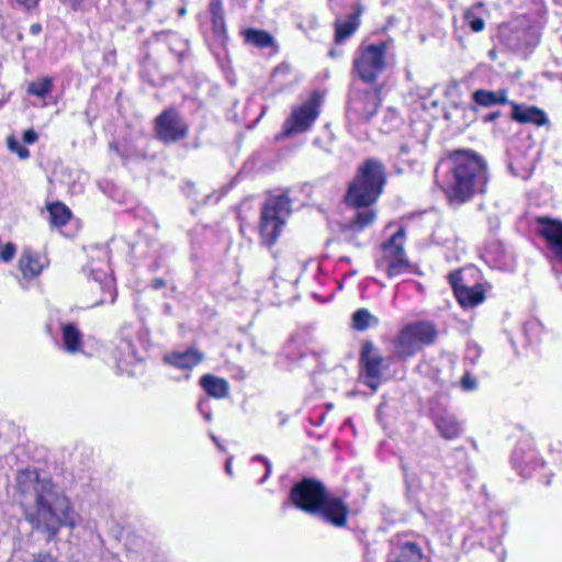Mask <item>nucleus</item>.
I'll return each mask as SVG.
<instances>
[{"label":"nucleus","mask_w":562,"mask_h":562,"mask_svg":"<svg viewBox=\"0 0 562 562\" xmlns=\"http://www.w3.org/2000/svg\"><path fill=\"white\" fill-rule=\"evenodd\" d=\"M411 148L407 144H403L401 147H400V154L401 155H407L409 153Z\"/></svg>","instance_id":"nucleus-43"},{"label":"nucleus","mask_w":562,"mask_h":562,"mask_svg":"<svg viewBox=\"0 0 562 562\" xmlns=\"http://www.w3.org/2000/svg\"><path fill=\"white\" fill-rule=\"evenodd\" d=\"M472 101L482 108L504 104L510 105L512 102L508 100V91L506 89H498L496 91L477 89L472 93Z\"/></svg>","instance_id":"nucleus-22"},{"label":"nucleus","mask_w":562,"mask_h":562,"mask_svg":"<svg viewBox=\"0 0 562 562\" xmlns=\"http://www.w3.org/2000/svg\"><path fill=\"white\" fill-rule=\"evenodd\" d=\"M510 106V119L519 124H533L540 127L549 123L546 112L536 105L512 101Z\"/></svg>","instance_id":"nucleus-19"},{"label":"nucleus","mask_w":562,"mask_h":562,"mask_svg":"<svg viewBox=\"0 0 562 562\" xmlns=\"http://www.w3.org/2000/svg\"><path fill=\"white\" fill-rule=\"evenodd\" d=\"M378 324V317L371 314L368 308H358L351 315V328L356 331H364L370 327L376 326Z\"/></svg>","instance_id":"nucleus-27"},{"label":"nucleus","mask_w":562,"mask_h":562,"mask_svg":"<svg viewBox=\"0 0 562 562\" xmlns=\"http://www.w3.org/2000/svg\"><path fill=\"white\" fill-rule=\"evenodd\" d=\"M512 465L524 479H533L543 485L551 483L553 473L539 457L533 442L529 439L517 442L512 453Z\"/></svg>","instance_id":"nucleus-7"},{"label":"nucleus","mask_w":562,"mask_h":562,"mask_svg":"<svg viewBox=\"0 0 562 562\" xmlns=\"http://www.w3.org/2000/svg\"><path fill=\"white\" fill-rule=\"evenodd\" d=\"M435 172L436 183L450 206L464 205L488 191L490 165L472 148L447 150Z\"/></svg>","instance_id":"nucleus-2"},{"label":"nucleus","mask_w":562,"mask_h":562,"mask_svg":"<svg viewBox=\"0 0 562 562\" xmlns=\"http://www.w3.org/2000/svg\"><path fill=\"white\" fill-rule=\"evenodd\" d=\"M391 41L369 43L362 41L352 59V72L364 83L374 85L387 68Z\"/></svg>","instance_id":"nucleus-5"},{"label":"nucleus","mask_w":562,"mask_h":562,"mask_svg":"<svg viewBox=\"0 0 562 562\" xmlns=\"http://www.w3.org/2000/svg\"><path fill=\"white\" fill-rule=\"evenodd\" d=\"M155 131L161 142L176 143L187 136L189 126L176 110L169 109L156 117Z\"/></svg>","instance_id":"nucleus-15"},{"label":"nucleus","mask_w":562,"mask_h":562,"mask_svg":"<svg viewBox=\"0 0 562 562\" xmlns=\"http://www.w3.org/2000/svg\"><path fill=\"white\" fill-rule=\"evenodd\" d=\"M254 460L262 461V462L265 463V465H266V474L263 475V477H262V479H261V481H260L261 483H263V482L268 479V476L270 475V473H271V463H270V461H269L267 458H265L263 456H255V457H254Z\"/></svg>","instance_id":"nucleus-35"},{"label":"nucleus","mask_w":562,"mask_h":562,"mask_svg":"<svg viewBox=\"0 0 562 562\" xmlns=\"http://www.w3.org/2000/svg\"><path fill=\"white\" fill-rule=\"evenodd\" d=\"M430 419L439 434L445 440H454L463 432L462 423L456 414L450 412L446 406L437 404L430 408Z\"/></svg>","instance_id":"nucleus-16"},{"label":"nucleus","mask_w":562,"mask_h":562,"mask_svg":"<svg viewBox=\"0 0 562 562\" xmlns=\"http://www.w3.org/2000/svg\"><path fill=\"white\" fill-rule=\"evenodd\" d=\"M38 1L40 0H16V2L19 4L23 5L27 10L33 9L34 7H36Z\"/></svg>","instance_id":"nucleus-38"},{"label":"nucleus","mask_w":562,"mask_h":562,"mask_svg":"<svg viewBox=\"0 0 562 562\" xmlns=\"http://www.w3.org/2000/svg\"><path fill=\"white\" fill-rule=\"evenodd\" d=\"M42 31V25L40 23H33L30 27V32L32 35H37Z\"/></svg>","instance_id":"nucleus-42"},{"label":"nucleus","mask_w":562,"mask_h":562,"mask_svg":"<svg viewBox=\"0 0 562 562\" xmlns=\"http://www.w3.org/2000/svg\"><path fill=\"white\" fill-rule=\"evenodd\" d=\"M289 69L290 68L286 64H282L273 70L272 77L277 78L280 75H284L289 71Z\"/></svg>","instance_id":"nucleus-37"},{"label":"nucleus","mask_w":562,"mask_h":562,"mask_svg":"<svg viewBox=\"0 0 562 562\" xmlns=\"http://www.w3.org/2000/svg\"><path fill=\"white\" fill-rule=\"evenodd\" d=\"M205 420L210 422L212 418L211 412L203 413Z\"/></svg>","instance_id":"nucleus-46"},{"label":"nucleus","mask_w":562,"mask_h":562,"mask_svg":"<svg viewBox=\"0 0 562 562\" xmlns=\"http://www.w3.org/2000/svg\"><path fill=\"white\" fill-rule=\"evenodd\" d=\"M290 501L296 508L316 514V480L303 479L296 483L291 490Z\"/></svg>","instance_id":"nucleus-17"},{"label":"nucleus","mask_w":562,"mask_h":562,"mask_svg":"<svg viewBox=\"0 0 562 562\" xmlns=\"http://www.w3.org/2000/svg\"><path fill=\"white\" fill-rule=\"evenodd\" d=\"M226 472H227L229 475H232V462H231V460H228V461L226 462Z\"/></svg>","instance_id":"nucleus-45"},{"label":"nucleus","mask_w":562,"mask_h":562,"mask_svg":"<svg viewBox=\"0 0 562 562\" xmlns=\"http://www.w3.org/2000/svg\"><path fill=\"white\" fill-rule=\"evenodd\" d=\"M64 348L69 353L80 350L82 345V334L71 323L65 324L61 328Z\"/></svg>","instance_id":"nucleus-26"},{"label":"nucleus","mask_w":562,"mask_h":562,"mask_svg":"<svg viewBox=\"0 0 562 562\" xmlns=\"http://www.w3.org/2000/svg\"><path fill=\"white\" fill-rule=\"evenodd\" d=\"M350 515L349 505L342 497L328 493L325 485L318 481V516L335 528H346Z\"/></svg>","instance_id":"nucleus-11"},{"label":"nucleus","mask_w":562,"mask_h":562,"mask_svg":"<svg viewBox=\"0 0 562 562\" xmlns=\"http://www.w3.org/2000/svg\"><path fill=\"white\" fill-rule=\"evenodd\" d=\"M408 535L409 532H398L395 535L397 547L387 557V562H429V558L424 553V549L418 542L403 539Z\"/></svg>","instance_id":"nucleus-18"},{"label":"nucleus","mask_w":562,"mask_h":562,"mask_svg":"<svg viewBox=\"0 0 562 562\" xmlns=\"http://www.w3.org/2000/svg\"><path fill=\"white\" fill-rule=\"evenodd\" d=\"M16 486L25 520L34 530L45 533L47 541L61 527H76V513L69 499L49 477H42L36 470H23L18 473Z\"/></svg>","instance_id":"nucleus-1"},{"label":"nucleus","mask_w":562,"mask_h":562,"mask_svg":"<svg viewBox=\"0 0 562 562\" xmlns=\"http://www.w3.org/2000/svg\"><path fill=\"white\" fill-rule=\"evenodd\" d=\"M53 79L45 77L41 80L32 81L27 87V92L32 95L45 98L52 92Z\"/></svg>","instance_id":"nucleus-31"},{"label":"nucleus","mask_w":562,"mask_h":562,"mask_svg":"<svg viewBox=\"0 0 562 562\" xmlns=\"http://www.w3.org/2000/svg\"><path fill=\"white\" fill-rule=\"evenodd\" d=\"M316 117V91H313L306 102L294 106L290 116L284 121L282 131L277 139L288 138L311 128Z\"/></svg>","instance_id":"nucleus-12"},{"label":"nucleus","mask_w":562,"mask_h":562,"mask_svg":"<svg viewBox=\"0 0 562 562\" xmlns=\"http://www.w3.org/2000/svg\"><path fill=\"white\" fill-rule=\"evenodd\" d=\"M390 361L391 358H384L371 340L363 341L358 360L359 381L372 393H376L383 380V371L389 368Z\"/></svg>","instance_id":"nucleus-8"},{"label":"nucleus","mask_w":562,"mask_h":562,"mask_svg":"<svg viewBox=\"0 0 562 562\" xmlns=\"http://www.w3.org/2000/svg\"><path fill=\"white\" fill-rule=\"evenodd\" d=\"M464 24L473 32L481 33L485 29V21L480 16L473 8H468L463 11Z\"/></svg>","instance_id":"nucleus-30"},{"label":"nucleus","mask_w":562,"mask_h":562,"mask_svg":"<svg viewBox=\"0 0 562 562\" xmlns=\"http://www.w3.org/2000/svg\"><path fill=\"white\" fill-rule=\"evenodd\" d=\"M447 279L457 302L463 308H472L484 302L486 297L484 285L481 282L469 285L463 277V269L451 271Z\"/></svg>","instance_id":"nucleus-13"},{"label":"nucleus","mask_w":562,"mask_h":562,"mask_svg":"<svg viewBox=\"0 0 562 562\" xmlns=\"http://www.w3.org/2000/svg\"><path fill=\"white\" fill-rule=\"evenodd\" d=\"M525 29L520 26L503 25L499 31L501 43L516 50L522 46Z\"/></svg>","instance_id":"nucleus-25"},{"label":"nucleus","mask_w":562,"mask_h":562,"mask_svg":"<svg viewBox=\"0 0 562 562\" xmlns=\"http://www.w3.org/2000/svg\"><path fill=\"white\" fill-rule=\"evenodd\" d=\"M439 337V330L432 321L416 319L403 325L392 339L394 357L405 362L414 358L426 347L434 346Z\"/></svg>","instance_id":"nucleus-4"},{"label":"nucleus","mask_w":562,"mask_h":562,"mask_svg":"<svg viewBox=\"0 0 562 562\" xmlns=\"http://www.w3.org/2000/svg\"><path fill=\"white\" fill-rule=\"evenodd\" d=\"M200 384L203 390L213 397L223 398L228 395L229 386L225 379L212 374H204L200 380Z\"/></svg>","instance_id":"nucleus-24"},{"label":"nucleus","mask_w":562,"mask_h":562,"mask_svg":"<svg viewBox=\"0 0 562 562\" xmlns=\"http://www.w3.org/2000/svg\"><path fill=\"white\" fill-rule=\"evenodd\" d=\"M202 406H203V402H200V403H199V408H200V411H202Z\"/></svg>","instance_id":"nucleus-49"},{"label":"nucleus","mask_w":562,"mask_h":562,"mask_svg":"<svg viewBox=\"0 0 562 562\" xmlns=\"http://www.w3.org/2000/svg\"><path fill=\"white\" fill-rule=\"evenodd\" d=\"M555 446L557 447L554 448L553 445H551L552 452L557 451V452H559V454H562V449H561L562 448V443L560 441H555ZM555 460L557 461H562L561 456H559Z\"/></svg>","instance_id":"nucleus-41"},{"label":"nucleus","mask_w":562,"mask_h":562,"mask_svg":"<svg viewBox=\"0 0 562 562\" xmlns=\"http://www.w3.org/2000/svg\"><path fill=\"white\" fill-rule=\"evenodd\" d=\"M166 285V282L164 279H160V278H156L154 279L153 281V288L158 290V289H161Z\"/></svg>","instance_id":"nucleus-40"},{"label":"nucleus","mask_w":562,"mask_h":562,"mask_svg":"<svg viewBox=\"0 0 562 562\" xmlns=\"http://www.w3.org/2000/svg\"><path fill=\"white\" fill-rule=\"evenodd\" d=\"M386 181L385 166L376 158H367L357 168L344 195V203L355 212L341 224L344 234L357 236L375 224L379 214L376 202L384 191Z\"/></svg>","instance_id":"nucleus-3"},{"label":"nucleus","mask_w":562,"mask_h":562,"mask_svg":"<svg viewBox=\"0 0 562 562\" xmlns=\"http://www.w3.org/2000/svg\"><path fill=\"white\" fill-rule=\"evenodd\" d=\"M291 211V200L285 193L267 198L261 206L259 223L263 245L270 247L278 240Z\"/></svg>","instance_id":"nucleus-6"},{"label":"nucleus","mask_w":562,"mask_h":562,"mask_svg":"<svg viewBox=\"0 0 562 562\" xmlns=\"http://www.w3.org/2000/svg\"><path fill=\"white\" fill-rule=\"evenodd\" d=\"M49 213V221L53 226L61 227L65 226L70 217V210L60 202H54L47 206Z\"/></svg>","instance_id":"nucleus-29"},{"label":"nucleus","mask_w":562,"mask_h":562,"mask_svg":"<svg viewBox=\"0 0 562 562\" xmlns=\"http://www.w3.org/2000/svg\"><path fill=\"white\" fill-rule=\"evenodd\" d=\"M19 268L25 279H32L42 272L43 265L37 254L31 249H24L19 260Z\"/></svg>","instance_id":"nucleus-23"},{"label":"nucleus","mask_w":562,"mask_h":562,"mask_svg":"<svg viewBox=\"0 0 562 562\" xmlns=\"http://www.w3.org/2000/svg\"><path fill=\"white\" fill-rule=\"evenodd\" d=\"M119 351L124 352L121 357V360L125 363H132L133 360H135L136 357V349L133 345V342L128 339H124L121 341L120 346L117 347Z\"/></svg>","instance_id":"nucleus-32"},{"label":"nucleus","mask_w":562,"mask_h":562,"mask_svg":"<svg viewBox=\"0 0 562 562\" xmlns=\"http://www.w3.org/2000/svg\"><path fill=\"white\" fill-rule=\"evenodd\" d=\"M460 385L464 391H473L476 389V380L467 371L460 379Z\"/></svg>","instance_id":"nucleus-34"},{"label":"nucleus","mask_w":562,"mask_h":562,"mask_svg":"<svg viewBox=\"0 0 562 562\" xmlns=\"http://www.w3.org/2000/svg\"><path fill=\"white\" fill-rule=\"evenodd\" d=\"M23 139L27 144H33L37 140V133L33 130H27L23 134Z\"/></svg>","instance_id":"nucleus-36"},{"label":"nucleus","mask_w":562,"mask_h":562,"mask_svg":"<svg viewBox=\"0 0 562 562\" xmlns=\"http://www.w3.org/2000/svg\"><path fill=\"white\" fill-rule=\"evenodd\" d=\"M204 358V355L194 348L184 351H173L165 356V361L170 366L180 369H192L198 366Z\"/></svg>","instance_id":"nucleus-21"},{"label":"nucleus","mask_w":562,"mask_h":562,"mask_svg":"<svg viewBox=\"0 0 562 562\" xmlns=\"http://www.w3.org/2000/svg\"><path fill=\"white\" fill-rule=\"evenodd\" d=\"M246 43L251 44L258 48H267L274 46L273 36L263 30L247 29L244 32Z\"/></svg>","instance_id":"nucleus-28"},{"label":"nucleus","mask_w":562,"mask_h":562,"mask_svg":"<svg viewBox=\"0 0 562 562\" xmlns=\"http://www.w3.org/2000/svg\"><path fill=\"white\" fill-rule=\"evenodd\" d=\"M502 115L501 111H494V112H491L488 113L485 119H484V122H494L496 121L497 119H499Z\"/></svg>","instance_id":"nucleus-39"},{"label":"nucleus","mask_w":562,"mask_h":562,"mask_svg":"<svg viewBox=\"0 0 562 562\" xmlns=\"http://www.w3.org/2000/svg\"><path fill=\"white\" fill-rule=\"evenodd\" d=\"M363 7L361 3H356L352 7V12L347 14L345 20H337L335 22V42L340 44L349 38L360 26Z\"/></svg>","instance_id":"nucleus-20"},{"label":"nucleus","mask_w":562,"mask_h":562,"mask_svg":"<svg viewBox=\"0 0 562 562\" xmlns=\"http://www.w3.org/2000/svg\"><path fill=\"white\" fill-rule=\"evenodd\" d=\"M8 147L11 151L16 153L18 156L22 159H25L30 156V150L22 146L14 137H8Z\"/></svg>","instance_id":"nucleus-33"},{"label":"nucleus","mask_w":562,"mask_h":562,"mask_svg":"<svg viewBox=\"0 0 562 562\" xmlns=\"http://www.w3.org/2000/svg\"><path fill=\"white\" fill-rule=\"evenodd\" d=\"M405 229L400 227L381 244V257L376 266L379 268L384 267L389 279L401 276L412 268V263L405 251Z\"/></svg>","instance_id":"nucleus-9"},{"label":"nucleus","mask_w":562,"mask_h":562,"mask_svg":"<svg viewBox=\"0 0 562 562\" xmlns=\"http://www.w3.org/2000/svg\"><path fill=\"white\" fill-rule=\"evenodd\" d=\"M453 451H454V452H462V453H464V452H465V448H464V447H462V446H461V447H457V448H454V450H453Z\"/></svg>","instance_id":"nucleus-47"},{"label":"nucleus","mask_w":562,"mask_h":562,"mask_svg":"<svg viewBox=\"0 0 562 562\" xmlns=\"http://www.w3.org/2000/svg\"><path fill=\"white\" fill-rule=\"evenodd\" d=\"M535 223L551 259L562 268V220L541 215L535 217Z\"/></svg>","instance_id":"nucleus-14"},{"label":"nucleus","mask_w":562,"mask_h":562,"mask_svg":"<svg viewBox=\"0 0 562 562\" xmlns=\"http://www.w3.org/2000/svg\"><path fill=\"white\" fill-rule=\"evenodd\" d=\"M186 13H187L186 8H181V9H179V14H180V15H184Z\"/></svg>","instance_id":"nucleus-48"},{"label":"nucleus","mask_w":562,"mask_h":562,"mask_svg":"<svg viewBox=\"0 0 562 562\" xmlns=\"http://www.w3.org/2000/svg\"><path fill=\"white\" fill-rule=\"evenodd\" d=\"M381 88H353L348 94L347 119L352 123H368L378 113L381 105Z\"/></svg>","instance_id":"nucleus-10"},{"label":"nucleus","mask_w":562,"mask_h":562,"mask_svg":"<svg viewBox=\"0 0 562 562\" xmlns=\"http://www.w3.org/2000/svg\"><path fill=\"white\" fill-rule=\"evenodd\" d=\"M211 438H212L213 442H214V443H215L220 449H222V446H221V443H220V441H218L217 437H216L215 435H213V434H212V435H211Z\"/></svg>","instance_id":"nucleus-44"}]
</instances>
